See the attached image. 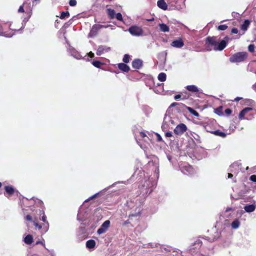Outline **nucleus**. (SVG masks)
Wrapping results in <instances>:
<instances>
[{
  "label": "nucleus",
  "mask_w": 256,
  "mask_h": 256,
  "mask_svg": "<svg viewBox=\"0 0 256 256\" xmlns=\"http://www.w3.org/2000/svg\"><path fill=\"white\" fill-rule=\"evenodd\" d=\"M228 40V37L226 36L224 40L220 42L218 36H208L206 38V44L208 46H212L215 51H222L226 46Z\"/></svg>",
  "instance_id": "obj_1"
},
{
  "label": "nucleus",
  "mask_w": 256,
  "mask_h": 256,
  "mask_svg": "<svg viewBox=\"0 0 256 256\" xmlns=\"http://www.w3.org/2000/svg\"><path fill=\"white\" fill-rule=\"evenodd\" d=\"M40 214L42 215L40 218L44 223L43 224H40L38 222L37 218H35L33 221L34 225L36 228L38 230H42V232L45 233L48 230L49 228V223L46 220V216L44 214V210L40 211Z\"/></svg>",
  "instance_id": "obj_2"
},
{
  "label": "nucleus",
  "mask_w": 256,
  "mask_h": 256,
  "mask_svg": "<svg viewBox=\"0 0 256 256\" xmlns=\"http://www.w3.org/2000/svg\"><path fill=\"white\" fill-rule=\"evenodd\" d=\"M248 54L246 52H238L232 55L229 58L231 62H244L247 58Z\"/></svg>",
  "instance_id": "obj_3"
},
{
  "label": "nucleus",
  "mask_w": 256,
  "mask_h": 256,
  "mask_svg": "<svg viewBox=\"0 0 256 256\" xmlns=\"http://www.w3.org/2000/svg\"><path fill=\"white\" fill-rule=\"evenodd\" d=\"M130 33L134 36H140L143 34L144 31L142 28L137 26H132L128 28Z\"/></svg>",
  "instance_id": "obj_4"
},
{
  "label": "nucleus",
  "mask_w": 256,
  "mask_h": 256,
  "mask_svg": "<svg viewBox=\"0 0 256 256\" xmlns=\"http://www.w3.org/2000/svg\"><path fill=\"white\" fill-rule=\"evenodd\" d=\"M187 130V127L184 124H178L174 128V132L176 134L182 135Z\"/></svg>",
  "instance_id": "obj_5"
},
{
  "label": "nucleus",
  "mask_w": 256,
  "mask_h": 256,
  "mask_svg": "<svg viewBox=\"0 0 256 256\" xmlns=\"http://www.w3.org/2000/svg\"><path fill=\"white\" fill-rule=\"evenodd\" d=\"M104 27V26L101 24H95L93 25L89 33V36L90 37L96 36L98 34V31Z\"/></svg>",
  "instance_id": "obj_6"
},
{
  "label": "nucleus",
  "mask_w": 256,
  "mask_h": 256,
  "mask_svg": "<svg viewBox=\"0 0 256 256\" xmlns=\"http://www.w3.org/2000/svg\"><path fill=\"white\" fill-rule=\"evenodd\" d=\"M110 226V221L109 220H106L98 230L97 232L99 234H102L106 232Z\"/></svg>",
  "instance_id": "obj_7"
},
{
  "label": "nucleus",
  "mask_w": 256,
  "mask_h": 256,
  "mask_svg": "<svg viewBox=\"0 0 256 256\" xmlns=\"http://www.w3.org/2000/svg\"><path fill=\"white\" fill-rule=\"evenodd\" d=\"M110 50V47L104 46H99L96 54L98 56H100L104 52H108Z\"/></svg>",
  "instance_id": "obj_8"
},
{
  "label": "nucleus",
  "mask_w": 256,
  "mask_h": 256,
  "mask_svg": "<svg viewBox=\"0 0 256 256\" xmlns=\"http://www.w3.org/2000/svg\"><path fill=\"white\" fill-rule=\"evenodd\" d=\"M132 66L135 69H140L142 66V61L138 58L134 59L132 62Z\"/></svg>",
  "instance_id": "obj_9"
},
{
  "label": "nucleus",
  "mask_w": 256,
  "mask_h": 256,
  "mask_svg": "<svg viewBox=\"0 0 256 256\" xmlns=\"http://www.w3.org/2000/svg\"><path fill=\"white\" fill-rule=\"evenodd\" d=\"M252 110V108L249 107L244 108L242 111L240 112L238 114L239 120H242L245 119L244 116L249 111Z\"/></svg>",
  "instance_id": "obj_10"
},
{
  "label": "nucleus",
  "mask_w": 256,
  "mask_h": 256,
  "mask_svg": "<svg viewBox=\"0 0 256 256\" xmlns=\"http://www.w3.org/2000/svg\"><path fill=\"white\" fill-rule=\"evenodd\" d=\"M171 46L177 48H181L184 46V42L182 39L176 40H174L170 44Z\"/></svg>",
  "instance_id": "obj_11"
},
{
  "label": "nucleus",
  "mask_w": 256,
  "mask_h": 256,
  "mask_svg": "<svg viewBox=\"0 0 256 256\" xmlns=\"http://www.w3.org/2000/svg\"><path fill=\"white\" fill-rule=\"evenodd\" d=\"M187 90L192 92V93L197 94L200 93L199 88L195 85H188L186 87Z\"/></svg>",
  "instance_id": "obj_12"
},
{
  "label": "nucleus",
  "mask_w": 256,
  "mask_h": 256,
  "mask_svg": "<svg viewBox=\"0 0 256 256\" xmlns=\"http://www.w3.org/2000/svg\"><path fill=\"white\" fill-rule=\"evenodd\" d=\"M118 67L120 70L125 72H128L130 70V66L125 63L118 64Z\"/></svg>",
  "instance_id": "obj_13"
},
{
  "label": "nucleus",
  "mask_w": 256,
  "mask_h": 256,
  "mask_svg": "<svg viewBox=\"0 0 256 256\" xmlns=\"http://www.w3.org/2000/svg\"><path fill=\"white\" fill-rule=\"evenodd\" d=\"M157 5L158 7L163 10H166L168 8V5L164 0H159L158 1Z\"/></svg>",
  "instance_id": "obj_14"
},
{
  "label": "nucleus",
  "mask_w": 256,
  "mask_h": 256,
  "mask_svg": "<svg viewBox=\"0 0 256 256\" xmlns=\"http://www.w3.org/2000/svg\"><path fill=\"white\" fill-rule=\"evenodd\" d=\"M182 106H183L184 107L186 108L192 114H193L194 116H196V117H198L200 116V114H198V112H197L196 110H194L192 108H190V107H189V106H186L185 104H182Z\"/></svg>",
  "instance_id": "obj_15"
},
{
  "label": "nucleus",
  "mask_w": 256,
  "mask_h": 256,
  "mask_svg": "<svg viewBox=\"0 0 256 256\" xmlns=\"http://www.w3.org/2000/svg\"><path fill=\"white\" fill-rule=\"evenodd\" d=\"M4 190L6 193L12 196L14 193V189L12 186H4Z\"/></svg>",
  "instance_id": "obj_16"
},
{
  "label": "nucleus",
  "mask_w": 256,
  "mask_h": 256,
  "mask_svg": "<svg viewBox=\"0 0 256 256\" xmlns=\"http://www.w3.org/2000/svg\"><path fill=\"white\" fill-rule=\"evenodd\" d=\"M250 22L248 20H246L243 24L240 26V29L244 32L246 31L249 27Z\"/></svg>",
  "instance_id": "obj_17"
},
{
  "label": "nucleus",
  "mask_w": 256,
  "mask_h": 256,
  "mask_svg": "<svg viewBox=\"0 0 256 256\" xmlns=\"http://www.w3.org/2000/svg\"><path fill=\"white\" fill-rule=\"evenodd\" d=\"M256 208V206L255 204H248L244 206V210L248 212H254Z\"/></svg>",
  "instance_id": "obj_18"
},
{
  "label": "nucleus",
  "mask_w": 256,
  "mask_h": 256,
  "mask_svg": "<svg viewBox=\"0 0 256 256\" xmlns=\"http://www.w3.org/2000/svg\"><path fill=\"white\" fill-rule=\"evenodd\" d=\"M96 242L94 240H90L86 242V246L88 248H93L96 246Z\"/></svg>",
  "instance_id": "obj_19"
},
{
  "label": "nucleus",
  "mask_w": 256,
  "mask_h": 256,
  "mask_svg": "<svg viewBox=\"0 0 256 256\" xmlns=\"http://www.w3.org/2000/svg\"><path fill=\"white\" fill-rule=\"evenodd\" d=\"M106 12L110 19H112L115 17L116 12L115 10L112 8H107Z\"/></svg>",
  "instance_id": "obj_20"
},
{
  "label": "nucleus",
  "mask_w": 256,
  "mask_h": 256,
  "mask_svg": "<svg viewBox=\"0 0 256 256\" xmlns=\"http://www.w3.org/2000/svg\"><path fill=\"white\" fill-rule=\"evenodd\" d=\"M24 242L28 244H31L33 242V237L30 234L27 235L24 238Z\"/></svg>",
  "instance_id": "obj_21"
},
{
  "label": "nucleus",
  "mask_w": 256,
  "mask_h": 256,
  "mask_svg": "<svg viewBox=\"0 0 256 256\" xmlns=\"http://www.w3.org/2000/svg\"><path fill=\"white\" fill-rule=\"evenodd\" d=\"M160 29L163 32H168L170 31L169 27L164 24H161L159 25Z\"/></svg>",
  "instance_id": "obj_22"
},
{
  "label": "nucleus",
  "mask_w": 256,
  "mask_h": 256,
  "mask_svg": "<svg viewBox=\"0 0 256 256\" xmlns=\"http://www.w3.org/2000/svg\"><path fill=\"white\" fill-rule=\"evenodd\" d=\"M222 111H223V106H220L218 108L214 109L215 114H217L218 115L220 116H222L224 115Z\"/></svg>",
  "instance_id": "obj_23"
},
{
  "label": "nucleus",
  "mask_w": 256,
  "mask_h": 256,
  "mask_svg": "<svg viewBox=\"0 0 256 256\" xmlns=\"http://www.w3.org/2000/svg\"><path fill=\"white\" fill-rule=\"evenodd\" d=\"M212 133L216 136H220L222 138H225L226 136V133H224L222 132H221L220 130H216L212 132Z\"/></svg>",
  "instance_id": "obj_24"
},
{
  "label": "nucleus",
  "mask_w": 256,
  "mask_h": 256,
  "mask_svg": "<svg viewBox=\"0 0 256 256\" xmlns=\"http://www.w3.org/2000/svg\"><path fill=\"white\" fill-rule=\"evenodd\" d=\"M240 225V222L238 219L234 220L232 223L231 226L232 228H238Z\"/></svg>",
  "instance_id": "obj_25"
},
{
  "label": "nucleus",
  "mask_w": 256,
  "mask_h": 256,
  "mask_svg": "<svg viewBox=\"0 0 256 256\" xmlns=\"http://www.w3.org/2000/svg\"><path fill=\"white\" fill-rule=\"evenodd\" d=\"M158 80L160 82H164L166 78V75L164 72H160L158 76Z\"/></svg>",
  "instance_id": "obj_26"
},
{
  "label": "nucleus",
  "mask_w": 256,
  "mask_h": 256,
  "mask_svg": "<svg viewBox=\"0 0 256 256\" xmlns=\"http://www.w3.org/2000/svg\"><path fill=\"white\" fill-rule=\"evenodd\" d=\"M92 64L94 66L97 68H100L101 66L104 64L100 60H93Z\"/></svg>",
  "instance_id": "obj_27"
},
{
  "label": "nucleus",
  "mask_w": 256,
  "mask_h": 256,
  "mask_svg": "<svg viewBox=\"0 0 256 256\" xmlns=\"http://www.w3.org/2000/svg\"><path fill=\"white\" fill-rule=\"evenodd\" d=\"M70 16V13L68 11L62 12L60 16V19H64L66 17H68Z\"/></svg>",
  "instance_id": "obj_28"
},
{
  "label": "nucleus",
  "mask_w": 256,
  "mask_h": 256,
  "mask_svg": "<svg viewBox=\"0 0 256 256\" xmlns=\"http://www.w3.org/2000/svg\"><path fill=\"white\" fill-rule=\"evenodd\" d=\"M130 56L128 54H125L123 57L122 61L125 63L127 64L130 62Z\"/></svg>",
  "instance_id": "obj_29"
},
{
  "label": "nucleus",
  "mask_w": 256,
  "mask_h": 256,
  "mask_svg": "<svg viewBox=\"0 0 256 256\" xmlns=\"http://www.w3.org/2000/svg\"><path fill=\"white\" fill-rule=\"evenodd\" d=\"M228 28V26L226 24H222L218 26L217 29L218 30H224Z\"/></svg>",
  "instance_id": "obj_30"
},
{
  "label": "nucleus",
  "mask_w": 256,
  "mask_h": 256,
  "mask_svg": "<svg viewBox=\"0 0 256 256\" xmlns=\"http://www.w3.org/2000/svg\"><path fill=\"white\" fill-rule=\"evenodd\" d=\"M115 16H116V18L118 20L122 21V20H123L122 16V14L120 12H118V13H117L116 14Z\"/></svg>",
  "instance_id": "obj_31"
},
{
  "label": "nucleus",
  "mask_w": 256,
  "mask_h": 256,
  "mask_svg": "<svg viewBox=\"0 0 256 256\" xmlns=\"http://www.w3.org/2000/svg\"><path fill=\"white\" fill-rule=\"evenodd\" d=\"M254 44H250L248 46V50L251 52H253L254 51Z\"/></svg>",
  "instance_id": "obj_32"
},
{
  "label": "nucleus",
  "mask_w": 256,
  "mask_h": 256,
  "mask_svg": "<svg viewBox=\"0 0 256 256\" xmlns=\"http://www.w3.org/2000/svg\"><path fill=\"white\" fill-rule=\"evenodd\" d=\"M76 4L77 2L76 0H70L69 4L70 6H76Z\"/></svg>",
  "instance_id": "obj_33"
},
{
  "label": "nucleus",
  "mask_w": 256,
  "mask_h": 256,
  "mask_svg": "<svg viewBox=\"0 0 256 256\" xmlns=\"http://www.w3.org/2000/svg\"><path fill=\"white\" fill-rule=\"evenodd\" d=\"M224 112H225L226 115L229 116V115H230L232 113V110L230 108H228L225 110Z\"/></svg>",
  "instance_id": "obj_34"
},
{
  "label": "nucleus",
  "mask_w": 256,
  "mask_h": 256,
  "mask_svg": "<svg viewBox=\"0 0 256 256\" xmlns=\"http://www.w3.org/2000/svg\"><path fill=\"white\" fill-rule=\"evenodd\" d=\"M140 212H136L135 214H130L129 218L136 217V216H140Z\"/></svg>",
  "instance_id": "obj_35"
},
{
  "label": "nucleus",
  "mask_w": 256,
  "mask_h": 256,
  "mask_svg": "<svg viewBox=\"0 0 256 256\" xmlns=\"http://www.w3.org/2000/svg\"><path fill=\"white\" fill-rule=\"evenodd\" d=\"M250 180L251 181L256 182V175L252 174L250 177Z\"/></svg>",
  "instance_id": "obj_36"
},
{
  "label": "nucleus",
  "mask_w": 256,
  "mask_h": 256,
  "mask_svg": "<svg viewBox=\"0 0 256 256\" xmlns=\"http://www.w3.org/2000/svg\"><path fill=\"white\" fill-rule=\"evenodd\" d=\"M25 220L27 221H29V222H32V217L30 215V214H27L26 216H25Z\"/></svg>",
  "instance_id": "obj_37"
},
{
  "label": "nucleus",
  "mask_w": 256,
  "mask_h": 256,
  "mask_svg": "<svg viewBox=\"0 0 256 256\" xmlns=\"http://www.w3.org/2000/svg\"><path fill=\"white\" fill-rule=\"evenodd\" d=\"M24 4L20 6V8L18 10V12H24Z\"/></svg>",
  "instance_id": "obj_38"
},
{
  "label": "nucleus",
  "mask_w": 256,
  "mask_h": 256,
  "mask_svg": "<svg viewBox=\"0 0 256 256\" xmlns=\"http://www.w3.org/2000/svg\"><path fill=\"white\" fill-rule=\"evenodd\" d=\"M98 194H96L92 196L88 200H85V202H88V201H89L90 200H93V199L95 198L97 196Z\"/></svg>",
  "instance_id": "obj_39"
},
{
  "label": "nucleus",
  "mask_w": 256,
  "mask_h": 256,
  "mask_svg": "<svg viewBox=\"0 0 256 256\" xmlns=\"http://www.w3.org/2000/svg\"><path fill=\"white\" fill-rule=\"evenodd\" d=\"M182 94H176L174 96V98L175 100H178L179 98H182Z\"/></svg>",
  "instance_id": "obj_40"
},
{
  "label": "nucleus",
  "mask_w": 256,
  "mask_h": 256,
  "mask_svg": "<svg viewBox=\"0 0 256 256\" xmlns=\"http://www.w3.org/2000/svg\"><path fill=\"white\" fill-rule=\"evenodd\" d=\"M232 34H238V30L236 28H232L231 30Z\"/></svg>",
  "instance_id": "obj_41"
},
{
  "label": "nucleus",
  "mask_w": 256,
  "mask_h": 256,
  "mask_svg": "<svg viewBox=\"0 0 256 256\" xmlns=\"http://www.w3.org/2000/svg\"><path fill=\"white\" fill-rule=\"evenodd\" d=\"M165 136L166 137H171L172 136V132H168L165 134Z\"/></svg>",
  "instance_id": "obj_42"
},
{
  "label": "nucleus",
  "mask_w": 256,
  "mask_h": 256,
  "mask_svg": "<svg viewBox=\"0 0 256 256\" xmlns=\"http://www.w3.org/2000/svg\"><path fill=\"white\" fill-rule=\"evenodd\" d=\"M140 137L142 138H144L146 136V134L144 132H140Z\"/></svg>",
  "instance_id": "obj_43"
},
{
  "label": "nucleus",
  "mask_w": 256,
  "mask_h": 256,
  "mask_svg": "<svg viewBox=\"0 0 256 256\" xmlns=\"http://www.w3.org/2000/svg\"><path fill=\"white\" fill-rule=\"evenodd\" d=\"M184 94H185V95H184V94H182V100L186 99L187 97H188H188H189V96H190V94H187V92H185Z\"/></svg>",
  "instance_id": "obj_44"
},
{
  "label": "nucleus",
  "mask_w": 256,
  "mask_h": 256,
  "mask_svg": "<svg viewBox=\"0 0 256 256\" xmlns=\"http://www.w3.org/2000/svg\"><path fill=\"white\" fill-rule=\"evenodd\" d=\"M180 104H179V103H178V102H173L172 103L170 106V107L172 108V107H174V106H178V105H180Z\"/></svg>",
  "instance_id": "obj_45"
},
{
  "label": "nucleus",
  "mask_w": 256,
  "mask_h": 256,
  "mask_svg": "<svg viewBox=\"0 0 256 256\" xmlns=\"http://www.w3.org/2000/svg\"><path fill=\"white\" fill-rule=\"evenodd\" d=\"M38 244H42V246H44V243L40 240H38L36 242V244L38 245Z\"/></svg>",
  "instance_id": "obj_46"
},
{
  "label": "nucleus",
  "mask_w": 256,
  "mask_h": 256,
  "mask_svg": "<svg viewBox=\"0 0 256 256\" xmlns=\"http://www.w3.org/2000/svg\"><path fill=\"white\" fill-rule=\"evenodd\" d=\"M88 56L90 58H93L94 56V54L93 52H90L88 54Z\"/></svg>",
  "instance_id": "obj_47"
},
{
  "label": "nucleus",
  "mask_w": 256,
  "mask_h": 256,
  "mask_svg": "<svg viewBox=\"0 0 256 256\" xmlns=\"http://www.w3.org/2000/svg\"><path fill=\"white\" fill-rule=\"evenodd\" d=\"M156 136H157V140L158 141V142H160L162 140V138L161 137V136L159 134H156Z\"/></svg>",
  "instance_id": "obj_48"
},
{
  "label": "nucleus",
  "mask_w": 256,
  "mask_h": 256,
  "mask_svg": "<svg viewBox=\"0 0 256 256\" xmlns=\"http://www.w3.org/2000/svg\"><path fill=\"white\" fill-rule=\"evenodd\" d=\"M0 36H5L6 37H10L11 36H8V35L5 34V32H1L0 31Z\"/></svg>",
  "instance_id": "obj_49"
},
{
  "label": "nucleus",
  "mask_w": 256,
  "mask_h": 256,
  "mask_svg": "<svg viewBox=\"0 0 256 256\" xmlns=\"http://www.w3.org/2000/svg\"><path fill=\"white\" fill-rule=\"evenodd\" d=\"M156 246H156V244H154H154H150H150H148V248H149V247H150V248H154V247H156Z\"/></svg>",
  "instance_id": "obj_50"
},
{
  "label": "nucleus",
  "mask_w": 256,
  "mask_h": 256,
  "mask_svg": "<svg viewBox=\"0 0 256 256\" xmlns=\"http://www.w3.org/2000/svg\"><path fill=\"white\" fill-rule=\"evenodd\" d=\"M130 224V222L129 221V220H126L125 222H124L123 224L124 226H126V225L128 224Z\"/></svg>",
  "instance_id": "obj_51"
},
{
  "label": "nucleus",
  "mask_w": 256,
  "mask_h": 256,
  "mask_svg": "<svg viewBox=\"0 0 256 256\" xmlns=\"http://www.w3.org/2000/svg\"><path fill=\"white\" fill-rule=\"evenodd\" d=\"M242 98L237 97V98H236L234 99V101H236V102H238V101H239L240 100H241Z\"/></svg>",
  "instance_id": "obj_52"
},
{
  "label": "nucleus",
  "mask_w": 256,
  "mask_h": 256,
  "mask_svg": "<svg viewBox=\"0 0 256 256\" xmlns=\"http://www.w3.org/2000/svg\"><path fill=\"white\" fill-rule=\"evenodd\" d=\"M233 176V174L230 173H228V178H232Z\"/></svg>",
  "instance_id": "obj_53"
},
{
  "label": "nucleus",
  "mask_w": 256,
  "mask_h": 256,
  "mask_svg": "<svg viewBox=\"0 0 256 256\" xmlns=\"http://www.w3.org/2000/svg\"><path fill=\"white\" fill-rule=\"evenodd\" d=\"M146 21L152 22V21H154V18H150V19H146Z\"/></svg>",
  "instance_id": "obj_54"
},
{
  "label": "nucleus",
  "mask_w": 256,
  "mask_h": 256,
  "mask_svg": "<svg viewBox=\"0 0 256 256\" xmlns=\"http://www.w3.org/2000/svg\"><path fill=\"white\" fill-rule=\"evenodd\" d=\"M232 210V208H228L226 210V212H229Z\"/></svg>",
  "instance_id": "obj_55"
},
{
  "label": "nucleus",
  "mask_w": 256,
  "mask_h": 256,
  "mask_svg": "<svg viewBox=\"0 0 256 256\" xmlns=\"http://www.w3.org/2000/svg\"><path fill=\"white\" fill-rule=\"evenodd\" d=\"M253 88L254 90H256V85L254 84L253 86Z\"/></svg>",
  "instance_id": "obj_56"
},
{
  "label": "nucleus",
  "mask_w": 256,
  "mask_h": 256,
  "mask_svg": "<svg viewBox=\"0 0 256 256\" xmlns=\"http://www.w3.org/2000/svg\"><path fill=\"white\" fill-rule=\"evenodd\" d=\"M2 183L0 182V188H1V186H2Z\"/></svg>",
  "instance_id": "obj_57"
},
{
  "label": "nucleus",
  "mask_w": 256,
  "mask_h": 256,
  "mask_svg": "<svg viewBox=\"0 0 256 256\" xmlns=\"http://www.w3.org/2000/svg\"><path fill=\"white\" fill-rule=\"evenodd\" d=\"M14 30H18L14 29Z\"/></svg>",
  "instance_id": "obj_58"
}]
</instances>
